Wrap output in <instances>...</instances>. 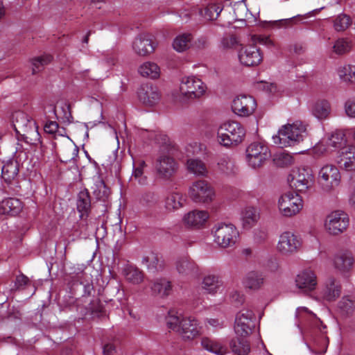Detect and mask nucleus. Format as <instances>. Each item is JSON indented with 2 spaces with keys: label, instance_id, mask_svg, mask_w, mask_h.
Segmentation results:
<instances>
[{
  "label": "nucleus",
  "instance_id": "obj_36",
  "mask_svg": "<svg viewBox=\"0 0 355 355\" xmlns=\"http://www.w3.org/2000/svg\"><path fill=\"white\" fill-rule=\"evenodd\" d=\"M264 277L261 272L250 271L246 275L243 283L247 288L257 291L264 284Z\"/></svg>",
  "mask_w": 355,
  "mask_h": 355
},
{
  "label": "nucleus",
  "instance_id": "obj_30",
  "mask_svg": "<svg viewBox=\"0 0 355 355\" xmlns=\"http://www.w3.org/2000/svg\"><path fill=\"white\" fill-rule=\"evenodd\" d=\"M22 209L21 202L15 198L5 199L0 202V214L15 216Z\"/></svg>",
  "mask_w": 355,
  "mask_h": 355
},
{
  "label": "nucleus",
  "instance_id": "obj_24",
  "mask_svg": "<svg viewBox=\"0 0 355 355\" xmlns=\"http://www.w3.org/2000/svg\"><path fill=\"white\" fill-rule=\"evenodd\" d=\"M339 163L347 171L355 170V146H347L342 148L340 152Z\"/></svg>",
  "mask_w": 355,
  "mask_h": 355
},
{
  "label": "nucleus",
  "instance_id": "obj_1",
  "mask_svg": "<svg viewBox=\"0 0 355 355\" xmlns=\"http://www.w3.org/2000/svg\"><path fill=\"white\" fill-rule=\"evenodd\" d=\"M166 324L170 329L178 333L184 340H191L200 335V327L196 319L183 317L175 311H168Z\"/></svg>",
  "mask_w": 355,
  "mask_h": 355
},
{
  "label": "nucleus",
  "instance_id": "obj_27",
  "mask_svg": "<svg viewBox=\"0 0 355 355\" xmlns=\"http://www.w3.org/2000/svg\"><path fill=\"white\" fill-rule=\"evenodd\" d=\"M354 259L349 252L337 254L334 259V267L341 273L348 272L353 266Z\"/></svg>",
  "mask_w": 355,
  "mask_h": 355
},
{
  "label": "nucleus",
  "instance_id": "obj_58",
  "mask_svg": "<svg viewBox=\"0 0 355 355\" xmlns=\"http://www.w3.org/2000/svg\"><path fill=\"white\" fill-rule=\"evenodd\" d=\"M345 111L350 118H355V97L348 99L345 103Z\"/></svg>",
  "mask_w": 355,
  "mask_h": 355
},
{
  "label": "nucleus",
  "instance_id": "obj_2",
  "mask_svg": "<svg viewBox=\"0 0 355 355\" xmlns=\"http://www.w3.org/2000/svg\"><path fill=\"white\" fill-rule=\"evenodd\" d=\"M306 127L300 121L288 123L279 130L277 135L272 137L273 142L280 148L294 146L303 140Z\"/></svg>",
  "mask_w": 355,
  "mask_h": 355
},
{
  "label": "nucleus",
  "instance_id": "obj_6",
  "mask_svg": "<svg viewBox=\"0 0 355 355\" xmlns=\"http://www.w3.org/2000/svg\"><path fill=\"white\" fill-rule=\"evenodd\" d=\"M214 243L221 248L233 247L239 238L237 228L232 223H219L211 230Z\"/></svg>",
  "mask_w": 355,
  "mask_h": 355
},
{
  "label": "nucleus",
  "instance_id": "obj_64",
  "mask_svg": "<svg viewBox=\"0 0 355 355\" xmlns=\"http://www.w3.org/2000/svg\"><path fill=\"white\" fill-rule=\"evenodd\" d=\"M195 45L198 49H205L208 46V41L207 39L201 37L196 42Z\"/></svg>",
  "mask_w": 355,
  "mask_h": 355
},
{
  "label": "nucleus",
  "instance_id": "obj_43",
  "mask_svg": "<svg viewBox=\"0 0 355 355\" xmlns=\"http://www.w3.org/2000/svg\"><path fill=\"white\" fill-rule=\"evenodd\" d=\"M218 166L219 170L226 175H233L237 171L234 162L229 157L220 158L218 162Z\"/></svg>",
  "mask_w": 355,
  "mask_h": 355
},
{
  "label": "nucleus",
  "instance_id": "obj_8",
  "mask_svg": "<svg viewBox=\"0 0 355 355\" xmlns=\"http://www.w3.org/2000/svg\"><path fill=\"white\" fill-rule=\"evenodd\" d=\"M278 210L284 217H293L303 208V201L300 196L293 192L282 194L278 199Z\"/></svg>",
  "mask_w": 355,
  "mask_h": 355
},
{
  "label": "nucleus",
  "instance_id": "obj_42",
  "mask_svg": "<svg viewBox=\"0 0 355 355\" xmlns=\"http://www.w3.org/2000/svg\"><path fill=\"white\" fill-rule=\"evenodd\" d=\"M191 40L192 35L190 33L179 35L173 40V49L178 52H183L190 47Z\"/></svg>",
  "mask_w": 355,
  "mask_h": 355
},
{
  "label": "nucleus",
  "instance_id": "obj_62",
  "mask_svg": "<svg viewBox=\"0 0 355 355\" xmlns=\"http://www.w3.org/2000/svg\"><path fill=\"white\" fill-rule=\"evenodd\" d=\"M28 281H29V279L26 276H25L24 275H18L16 277L15 285L17 288H19V287L26 285L28 284Z\"/></svg>",
  "mask_w": 355,
  "mask_h": 355
},
{
  "label": "nucleus",
  "instance_id": "obj_40",
  "mask_svg": "<svg viewBox=\"0 0 355 355\" xmlns=\"http://www.w3.org/2000/svg\"><path fill=\"white\" fill-rule=\"evenodd\" d=\"M187 168L189 173L197 176H206L208 172L204 162L198 159H188Z\"/></svg>",
  "mask_w": 355,
  "mask_h": 355
},
{
  "label": "nucleus",
  "instance_id": "obj_34",
  "mask_svg": "<svg viewBox=\"0 0 355 355\" xmlns=\"http://www.w3.org/2000/svg\"><path fill=\"white\" fill-rule=\"evenodd\" d=\"M201 346L205 350L216 355H225L227 353V349L223 344L208 337L202 338Z\"/></svg>",
  "mask_w": 355,
  "mask_h": 355
},
{
  "label": "nucleus",
  "instance_id": "obj_46",
  "mask_svg": "<svg viewBox=\"0 0 355 355\" xmlns=\"http://www.w3.org/2000/svg\"><path fill=\"white\" fill-rule=\"evenodd\" d=\"M338 76L343 82L355 83V66L349 64L340 67Z\"/></svg>",
  "mask_w": 355,
  "mask_h": 355
},
{
  "label": "nucleus",
  "instance_id": "obj_20",
  "mask_svg": "<svg viewBox=\"0 0 355 355\" xmlns=\"http://www.w3.org/2000/svg\"><path fill=\"white\" fill-rule=\"evenodd\" d=\"M295 283L303 293H309L315 289L318 284L317 276L313 270L306 269L297 275Z\"/></svg>",
  "mask_w": 355,
  "mask_h": 355
},
{
  "label": "nucleus",
  "instance_id": "obj_17",
  "mask_svg": "<svg viewBox=\"0 0 355 355\" xmlns=\"http://www.w3.org/2000/svg\"><path fill=\"white\" fill-rule=\"evenodd\" d=\"M301 246V241L294 234L285 232L280 235L277 244V250L284 255H291L298 251Z\"/></svg>",
  "mask_w": 355,
  "mask_h": 355
},
{
  "label": "nucleus",
  "instance_id": "obj_60",
  "mask_svg": "<svg viewBox=\"0 0 355 355\" xmlns=\"http://www.w3.org/2000/svg\"><path fill=\"white\" fill-rule=\"evenodd\" d=\"M143 168L137 167L134 170L132 178L138 181L140 184H145L146 183V178L143 175Z\"/></svg>",
  "mask_w": 355,
  "mask_h": 355
},
{
  "label": "nucleus",
  "instance_id": "obj_18",
  "mask_svg": "<svg viewBox=\"0 0 355 355\" xmlns=\"http://www.w3.org/2000/svg\"><path fill=\"white\" fill-rule=\"evenodd\" d=\"M238 56L239 62L247 67L257 66L263 59L260 50L253 45L242 47L239 51Z\"/></svg>",
  "mask_w": 355,
  "mask_h": 355
},
{
  "label": "nucleus",
  "instance_id": "obj_50",
  "mask_svg": "<svg viewBox=\"0 0 355 355\" xmlns=\"http://www.w3.org/2000/svg\"><path fill=\"white\" fill-rule=\"evenodd\" d=\"M345 142V135L342 130L332 132L328 139V145L334 148H341Z\"/></svg>",
  "mask_w": 355,
  "mask_h": 355
},
{
  "label": "nucleus",
  "instance_id": "obj_38",
  "mask_svg": "<svg viewBox=\"0 0 355 355\" xmlns=\"http://www.w3.org/2000/svg\"><path fill=\"white\" fill-rule=\"evenodd\" d=\"M91 207V200L87 189L80 191L77 199V209L80 213V217L87 216Z\"/></svg>",
  "mask_w": 355,
  "mask_h": 355
},
{
  "label": "nucleus",
  "instance_id": "obj_53",
  "mask_svg": "<svg viewBox=\"0 0 355 355\" xmlns=\"http://www.w3.org/2000/svg\"><path fill=\"white\" fill-rule=\"evenodd\" d=\"M338 307L343 315H350L354 311V303L348 296L343 297L339 302Z\"/></svg>",
  "mask_w": 355,
  "mask_h": 355
},
{
  "label": "nucleus",
  "instance_id": "obj_44",
  "mask_svg": "<svg viewBox=\"0 0 355 355\" xmlns=\"http://www.w3.org/2000/svg\"><path fill=\"white\" fill-rule=\"evenodd\" d=\"M53 60L51 55L45 54L35 57L31 60L32 73L35 74L43 70L44 67L49 64Z\"/></svg>",
  "mask_w": 355,
  "mask_h": 355
},
{
  "label": "nucleus",
  "instance_id": "obj_10",
  "mask_svg": "<svg viewBox=\"0 0 355 355\" xmlns=\"http://www.w3.org/2000/svg\"><path fill=\"white\" fill-rule=\"evenodd\" d=\"M270 157L268 146L262 142H253L246 149L247 162L254 168L262 166Z\"/></svg>",
  "mask_w": 355,
  "mask_h": 355
},
{
  "label": "nucleus",
  "instance_id": "obj_48",
  "mask_svg": "<svg viewBox=\"0 0 355 355\" xmlns=\"http://www.w3.org/2000/svg\"><path fill=\"white\" fill-rule=\"evenodd\" d=\"M230 6L233 8L235 19H241L245 17L248 9L245 0H231Z\"/></svg>",
  "mask_w": 355,
  "mask_h": 355
},
{
  "label": "nucleus",
  "instance_id": "obj_15",
  "mask_svg": "<svg viewBox=\"0 0 355 355\" xmlns=\"http://www.w3.org/2000/svg\"><path fill=\"white\" fill-rule=\"evenodd\" d=\"M178 169V164L175 159L167 154H162L157 159L156 170L159 178L168 180Z\"/></svg>",
  "mask_w": 355,
  "mask_h": 355
},
{
  "label": "nucleus",
  "instance_id": "obj_35",
  "mask_svg": "<svg viewBox=\"0 0 355 355\" xmlns=\"http://www.w3.org/2000/svg\"><path fill=\"white\" fill-rule=\"evenodd\" d=\"M331 105L327 100L317 101L311 107L312 114L319 120L327 119L331 114Z\"/></svg>",
  "mask_w": 355,
  "mask_h": 355
},
{
  "label": "nucleus",
  "instance_id": "obj_29",
  "mask_svg": "<svg viewBox=\"0 0 355 355\" xmlns=\"http://www.w3.org/2000/svg\"><path fill=\"white\" fill-rule=\"evenodd\" d=\"M186 199L183 194L173 191L167 195L164 200V207L168 211H174L184 207Z\"/></svg>",
  "mask_w": 355,
  "mask_h": 355
},
{
  "label": "nucleus",
  "instance_id": "obj_33",
  "mask_svg": "<svg viewBox=\"0 0 355 355\" xmlns=\"http://www.w3.org/2000/svg\"><path fill=\"white\" fill-rule=\"evenodd\" d=\"M176 270L182 275H191L198 272V266L196 263L187 258L181 257L176 261Z\"/></svg>",
  "mask_w": 355,
  "mask_h": 355
},
{
  "label": "nucleus",
  "instance_id": "obj_52",
  "mask_svg": "<svg viewBox=\"0 0 355 355\" xmlns=\"http://www.w3.org/2000/svg\"><path fill=\"white\" fill-rule=\"evenodd\" d=\"M241 45L240 41L234 35H226L220 41V47L225 50L234 49Z\"/></svg>",
  "mask_w": 355,
  "mask_h": 355
},
{
  "label": "nucleus",
  "instance_id": "obj_26",
  "mask_svg": "<svg viewBox=\"0 0 355 355\" xmlns=\"http://www.w3.org/2000/svg\"><path fill=\"white\" fill-rule=\"evenodd\" d=\"M223 286V282L216 275L209 274L203 277L201 288L208 294H215Z\"/></svg>",
  "mask_w": 355,
  "mask_h": 355
},
{
  "label": "nucleus",
  "instance_id": "obj_47",
  "mask_svg": "<svg viewBox=\"0 0 355 355\" xmlns=\"http://www.w3.org/2000/svg\"><path fill=\"white\" fill-rule=\"evenodd\" d=\"M223 8L220 4L211 3L209 4L203 10H200V15L207 20L216 19L221 11Z\"/></svg>",
  "mask_w": 355,
  "mask_h": 355
},
{
  "label": "nucleus",
  "instance_id": "obj_45",
  "mask_svg": "<svg viewBox=\"0 0 355 355\" xmlns=\"http://www.w3.org/2000/svg\"><path fill=\"white\" fill-rule=\"evenodd\" d=\"M93 193L98 200L105 201L110 196V191L102 180L98 179L93 187Z\"/></svg>",
  "mask_w": 355,
  "mask_h": 355
},
{
  "label": "nucleus",
  "instance_id": "obj_19",
  "mask_svg": "<svg viewBox=\"0 0 355 355\" xmlns=\"http://www.w3.org/2000/svg\"><path fill=\"white\" fill-rule=\"evenodd\" d=\"M132 49L136 54L141 56H146L153 53L155 49L153 36L147 33L139 35L135 39Z\"/></svg>",
  "mask_w": 355,
  "mask_h": 355
},
{
  "label": "nucleus",
  "instance_id": "obj_63",
  "mask_svg": "<svg viewBox=\"0 0 355 355\" xmlns=\"http://www.w3.org/2000/svg\"><path fill=\"white\" fill-rule=\"evenodd\" d=\"M115 351V347L112 344H106L103 347V354L104 355H112Z\"/></svg>",
  "mask_w": 355,
  "mask_h": 355
},
{
  "label": "nucleus",
  "instance_id": "obj_5",
  "mask_svg": "<svg viewBox=\"0 0 355 355\" xmlns=\"http://www.w3.org/2000/svg\"><path fill=\"white\" fill-rule=\"evenodd\" d=\"M207 87L201 79L196 76L183 78L180 86L179 101L187 104L203 97Z\"/></svg>",
  "mask_w": 355,
  "mask_h": 355
},
{
  "label": "nucleus",
  "instance_id": "obj_55",
  "mask_svg": "<svg viewBox=\"0 0 355 355\" xmlns=\"http://www.w3.org/2000/svg\"><path fill=\"white\" fill-rule=\"evenodd\" d=\"M90 274L86 271H82L80 275L78 274V278L80 281V284L84 286L85 290L88 293L93 288Z\"/></svg>",
  "mask_w": 355,
  "mask_h": 355
},
{
  "label": "nucleus",
  "instance_id": "obj_4",
  "mask_svg": "<svg viewBox=\"0 0 355 355\" xmlns=\"http://www.w3.org/2000/svg\"><path fill=\"white\" fill-rule=\"evenodd\" d=\"M245 136V128L235 121L223 123L217 132L218 141L225 147L236 146L243 141Z\"/></svg>",
  "mask_w": 355,
  "mask_h": 355
},
{
  "label": "nucleus",
  "instance_id": "obj_12",
  "mask_svg": "<svg viewBox=\"0 0 355 355\" xmlns=\"http://www.w3.org/2000/svg\"><path fill=\"white\" fill-rule=\"evenodd\" d=\"M340 181V174L338 168L333 164L322 166L318 173V182L323 189L329 191L337 187Z\"/></svg>",
  "mask_w": 355,
  "mask_h": 355
},
{
  "label": "nucleus",
  "instance_id": "obj_37",
  "mask_svg": "<svg viewBox=\"0 0 355 355\" xmlns=\"http://www.w3.org/2000/svg\"><path fill=\"white\" fill-rule=\"evenodd\" d=\"M248 337H241L236 335L230 343L232 351L239 355H247L250 352V345L248 340Z\"/></svg>",
  "mask_w": 355,
  "mask_h": 355
},
{
  "label": "nucleus",
  "instance_id": "obj_59",
  "mask_svg": "<svg viewBox=\"0 0 355 355\" xmlns=\"http://www.w3.org/2000/svg\"><path fill=\"white\" fill-rule=\"evenodd\" d=\"M293 18L276 20L270 22L272 28L288 27L291 25Z\"/></svg>",
  "mask_w": 355,
  "mask_h": 355
},
{
  "label": "nucleus",
  "instance_id": "obj_57",
  "mask_svg": "<svg viewBox=\"0 0 355 355\" xmlns=\"http://www.w3.org/2000/svg\"><path fill=\"white\" fill-rule=\"evenodd\" d=\"M141 201L147 205H155L158 202L159 197L153 191H147L142 195Z\"/></svg>",
  "mask_w": 355,
  "mask_h": 355
},
{
  "label": "nucleus",
  "instance_id": "obj_39",
  "mask_svg": "<svg viewBox=\"0 0 355 355\" xmlns=\"http://www.w3.org/2000/svg\"><path fill=\"white\" fill-rule=\"evenodd\" d=\"M138 71L143 77L151 79L158 78L160 75V69L159 66L156 63L152 62H146L142 64L139 67Z\"/></svg>",
  "mask_w": 355,
  "mask_h": 355
},
{
  "label": "nucleus",
  "instance_id": "obj_9",
  "mask_svg": "<svg viewBox=\"0 0 355 355\" xmlns=\"http://www.w3.org/2000/svg\"><path fill=\"white\" fill-rule=\"evenodd\" d=\"M189 197L196 203H209L215 196L213 187L204 180H197L192 183L188 190Z\"/></svg>",
  "mask_w": 355,
  "mask_h": 355
},
{
  "label": "nucleus",
  "instance_id": "obj_49",
  "mask_svg": "<svg viewBox=\"0 0 355 355\" xmlns=\"http://www.w3.org/2000/svg\"><path fill=\"white\" fill-rule=\"evenodd\" d=\"M273 162L279 167H287L294 163V159L291 154L282 152L275 155Z\"/></svg>",
  "mask_w": 355,
  "mask_h": 355
},
{
  "label": "nucleus",
  "instance_id": "obj_22",
  "mask_svg": "<svg viewBox=\"0 0 355 355\" xmlns=\"http://www.w3.org/2000/svg\"><path fill=\"white\" fill-rule=\"evenodd\" d=\"M55 146L62 162L68 163L78 157V148L69 137H64L63 143L60 144L55 143Z\"/></svg>",
  "mask_w": 355,
  "mask_h": 355
},
{
  "label": "nucleus",
  "instance_id": "obj_23",
  "mask_svg": "<svg viewBox=\"0 0 355 355\" xmlns=\"http://www.w3.org/2000/svg\"><path fill=\"white\" fill-rule=\"evenodd\" d=\"M140 101L149 106L155 105L160 98L158 89L150 85H144L140 87L137 92Z\"/></svg>",
  "mask_w": 355,
  "mask_h": 355
},
{
  "label": "nucleus",
  "instance_id": "obj_54",
  "mask_svg": "<svg viewBox=\"0 0 355 355\" xmlns=\"http://www.w3.org/2000/svg\"><path fill=\"white\" fill-rule=\"evenodd\" d=\"M352 24V20L347 15H340L334 21V27L337 31H343Z\"/></svg>",
  "mask_w": 355,
  "mask_h": 355
},
{
  "label": "nucleus",
  "instance_id": "obj_14",
  "mask_svg": "<svg viewBox=\"0 0 355 355\" xmlns=\"http://www.w3.org/2000/svg\"><path fill=\"white\" fill-rule=\"evenodd\" d=\"M341 292L340 281L334 277H329L320 286L319 297L326 302H335L340 296Z\"/></svg>",
  "mask_w": 355,
  "mask_h": 355
},
{
  "label": "nucleus",
  "instance_id": "obj_25",
  "mask_svg": "<svg viewBox=\"0 0 355 355\" xmlns=\"http://www.w3.org/2000/svg\"><path fill=\"white\" fill-rule=\"evenodd\" d=\"M260 218L259 211L254 207H246L241 212L242 226L250 230L254 227Z\"/></svg>",
  "mask_w": 355,
  "mask_h": 355
},
{
  "label": "nucleus",
  "instance_id": "obj_56",
  "mask_svg": "<svg viewBox=\"0 0 355 355\" xmlns=\"http://www.w3.org/2000/svg\"><path fill=\"white\" fill-rule=\"evenodd\" d=\"M313 343L315 345V350L318 353H323L326 351L327 347L328 338L322 334L319 338H314Z\"/></svg>",
  "mask_w": 355,
  "mask_h": 355
},
{
  "label": "nucleus",
  "instance_id": "obj_41",
  "mask_svg": "<svg viewBox=\"0 0 355 355\" xmlns=\"http://www.w3.org/2000/svg\"><path fill=\"white\" fill-rule=\"evenodd\" d=\"M17 163L14 161L7 162L2 167L1 177L5 182L10 183L18 174Z\"/></svg>",
  "mask_w": 355,
  "mask_h": 355
},
{
  "label": "nucleus",
  "instance_id": "obj_7",
  "mask_svg": "<svg viewBox=\"0 0 355 355\" xmlns=\"http://www.w3.org/2000/svg\"><path fill=\"white\" fill-rule=\"evenodd\" d=\"M290 185L296 191L305 193L314 184L312 169L308 166H302L292 170L288 179Z\"/></svg>",
  "mask_w": 355,
  "mask_h": 355
},
{
  "label": "nucleus",
  "instance_id": "obj_61",
  "mask_svg": "<svg viewBox=\"0 0 355 355\" xmlns=\"http://www.w3.org/2000/svg\"><path fill=\"white\" fill-rule=\"evenodd\" d=\"M58 128V124L55 121H49L44 126V130L51 134L55 132Z\"/></svg>",
  "mask_w": 355,
  "mask_h": 355
},
{
  "label": "nucleus",
  "instance_id": "obj_32",
  "mask_svg": "<svg viewBox=\"0 0 355 355\" xmlns=\"http://www.w3.org/2000/svg\"><path fill=\"white\" fill-rule=\"evenodd\" d=\"M149 271L155 272L161 270L164 268V260L157 253L150 252L145 254L141 261Z\"/></svg>",
  "mask_w": 355,
  "mask_h": 355
},
{
  "label": "nucleus",
  "instance_id": "obj_51",
  "mask_svg": "<svg viewBox=\"0 0 355 355\" xmlns=\"http://www.w3.org/2000/svg\"><path fill=\"white\" fill-rule=\"evenodd\" d=\"M352 49L351 41L346 38L337 40L333 46L334 52L338 55H343L350 51Z\"/></svg>",
  "mask_w": 355,
  "mask_h": 355
},
{
  "label": "nucleus",
  "instance_id": "obj_28",
  "mask_svg": "<svg viewBox=\"0 0 355 355\" xmlns=\"http://www.w3.org/2000/svg\"><path fill=\"white\" fill-rule=\"evenodd\" d=\"M150 289L153 295L164 298L171 293L172 284L165 278L157 279L152 283Z\"/></svg>",
  "mask_w": 355,
  "mask_h": 355
},
{
  "label": "nucleus",
  "instance_id": "obj_3",
  "mask_svg": "<svg viewBox=\"0 0 355 355\" xmlns=\"http://www.w3.org/2000/svg\"><path fill=\"white\" fill-rule=\"evenodd\" d=\"M12 121L16 132L21 135L26 142L37 144L40 141L38 128L27 114L16 112L12 114Z\"/></svg>",
  "mask_w": 355,
  "mask_h": 355
},
{
  "label": "nucleus",
  "instance_id": "obj_21",
  "mask_svg": "<svg viewBox=\"0 0 355 355\" xmlns=\"http://www.w3.org/2000/svg\"><path fill=\"white\" fill-rule=\"evenodd\" d=\"M209 216L206 211L194 209L184 215L182 223L187 227L199 229L205 224Z\"/></svg>",
  "mask_w": 355,
  "mask_h": 355
},
{
  "label": "nucleus",
  "instance_id": "obj_31",
  "mask_svg": "<svg viewBox=\"0 0 355 355\" xmlns=\"http://www.w3.org/2000/svg\"><path fill=\"white\" fill-rule=\"evenodd\" d=\"M123 275L127 282L134 285L141 284L144 279V272L132 265L125 266L123 270Z\"/></svg>",
  "mask_w": 355,
  "mask_h": 355
},
{
  "label": "nucleus",
  "instance_id": "obj_13",
  "mask_svg": "<svg viewBox=\"0 0 355 355\" xmlns=\"http://www.w3.org/2000/svg\"><path fill=\"white\" fill-rule=\"evenodd\" d=\"M253 312L248 309L241 310L235 320L234 331L238 336L249 337L254 327Z\"/></svg>",
  "mask_w": 355,
  "mask_h": 355
},
{
  "label": "nucleus",
  "instance_id": "obj_16",
  "mask_svg": "<svg viewBox=\"0 0 355 355\" xmlns=\"http://www.w3.org/2000/svg\"><path fill=\"white\" fill-rule=\"evenodd\" d=\"M233 112L240 116H248L253 114L257 103L254 98L248 95H239L232 102Z\"/></svg>",
  "mask_w": 355,
  "mask_h": 355
},
{
  "label": "nucleus",
  "instance_id": "obj_11",
  "mask_svg": "<svg viewBox=\"0 0 355 355\" xmlns=\"http://www.w3.org/2000/svg\"><path fill=\"white\" fill-rule=\"evenodd\" d=\"M348 215L340 210L331 211L324 220V228L331 235H338L345 232L349 226Z\"/></svg>",
  "mask_w": 355,
  "mask_h": 355
}]
</instances>
